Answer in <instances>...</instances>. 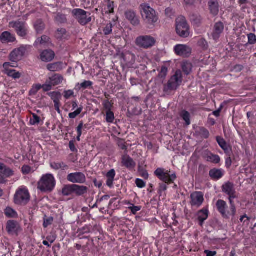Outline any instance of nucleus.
I'll use <instances>...</instances> for the list:
<instances>
[{"instance_id":"f257e3e1","label":"nucleus","mask_w":256,"mask_h":256,"mask_svg":"<svg viewBox=\"0 0 256 256\" xmlns=\"http://www.w3.org/2000/svg\"><path fill=\"white\" fill-rule=\"evenodd\" d=\"M139 9L142 16L144 22L148 25L154 26L158 20V16L156 11L146 3L140 6Z\"/></svg>"},{"instance_id":"f03ea898","label":"nucleus","mask_w":256,"mask_h":256,"mask_svg":"<svg viewBox=\"0 0 256 256\" xmlns=\"http://www.w3.org/2000/svg\"><path fill=\"white\" fill-rule=\"evenodd\" d=\"M182 82V73L180 70H176L174 74L168 80L166 84L164 86V91L168 92L176 90L180 86Z\"/></svg>"},{"instance_id":"7ed1b4c3","label":"nucleus","mask_w":256,"mask_h":256,"mask_svg":"<svg viewBox=\"0 0 256 256\" xmlns=\"http://www.w3.org/2000/svg\"><path fill=\"white\" fill-rule=\"evenodd\" d=\"M56 186V180L52 174L44 175L38 183V188L42 192H51Z\"/></svg>"},{"instance_id":"20e7f679","label":"nucleus","mask_w":256,"mask_h":256,"mask_svg":"<svg viewBox=\"0 0 256 256\" xmlns=\"http://www.w3.org/2000/svg\"><path fill=\"white\" fill-rule=\"evenodd\" d=\"M176 28L177 34L180 37L186 38L189 36V26L184 17L180 16L176 18Z\"/></svg>"},{"instance_id":"39448f33","label":"nucleus","mask_w":256,"mask_h":256,"mask_svg":"<svg viewBox=\"0 0 256 256\" xmlns=\"http://www.w3.org/2000/svg\"><path fill=\"white\" fill-rule=\"evenodd\" d=\"M155 176L166 184L173 182L176 178L174 173L162 168H158L154 172Z\"/></svg>"},{"instance_id":"423d86ee","label":"nucleus","mask_w":256,"mask_h":256,"mask_svg":"<svg viewBox=\"0 0 256 256\" xmlns=\"http://www.w3.org/2000/svg\"><path fill=\"white\" fill-rule=\"evenodd\" d=\"M72 16L82 25H86L91 20L90 14L80 8H75L71 12Z\"/></svg>"},{"instance_id":"0eeeda50","label":"nucleus","mask_w":256,"mask_h":256,"mask_svg":"<svg viewBox=\"0 0 256 256\" xmlns=\"http://www.w3.org/2000/svg\"><path fill=\"white\" fill-rule=\"evenodd\" d=\"M30 199V194L28 189L20 186L16 191L14 196V202L16 204H26Z\"/></svg>"},{"instance_id":"6e6552de","label":"nucleus","mask_w":256,"mask_h":256,"mask_svg":"<svg viewBox=\"0 0 256 256\" xmlns=\"http://www.w3.org/2000/svg\"><path fill=\"white\" fill-rule=\"evenodd\" d=\"M135 42L138 46L144 48H148L154 46L156 40L150 36H138Z\"/></svg>"},{"instance_id":"1a4fd4ad","label":"nucleus","mask_w":256,"mask_h":256,"mask_svg":"<svg viewBox=\"0 0 256 256\" xmlns=\"http://www.w3.org/2000/svg\"><path fill=\"white\" fill-rule=\"evenodd\" d=\"M8 26L14 29L17 34L22 38H24L27 34V28L25 24L19 20L10 22Z\"/></svg>"},{"instance_id":"9d476101","label":"nucleus","mask_w":256,"mask_h":256,"mask_svg":"<svg viewBox=\"0 0 256 256\" xmlns=\"http://www.w3.org/2000/svg\"><path fill=\"white\" fill-rule=\"evenodd\" d=\"M174 50L176 55L184 58L188 57L192 52L191 48L186 44H177Z\"/></svg>"},{"instance_id":"9b49d317","label":"nucleus","mask_w":256,"mask_h":256,"mask_svg":"<svg viewBox=\"0 0 256 256\" xmlns=\"http://www.w3.org/2000/svg\"><path fill=\"white\" fill-rule=\"evenodd\" d=\"M26 50L24 46H21L12 50L9 56L10 60L12 62H16L20 60L24 55Z\"/></svg>"},{"instance_id":"f8f14e48","label":"nucleus","mask_w":256,"mask_h":256,"mask_svg":"<svg viewBox=\"0 0 256 256\" xmlns=\"http://www.w3.org/2000/svg\"><path fill=\"white\" fill-rule=\"evenodd\" d=\"M67 180L72 183L83 184L86 182L85 175L80 172L70 174L67 176Z\"/></svg>"},{"instance_id":"ddd939ff","label":"nucleus","mask_w":256,"mask_h":256,"mask_svg":"<svg viewBox=\"0 0 256 256\" xmlns=\"http://www.w3.org/2000/svg\"><path fill=\"white\" fill-rule=\"evenodd\" d=\"M190 200L191 205L198 208L202 204L204 200V195L200 192H194L190 195Z\"/></svg>"},{"instance_id":"4468645a","label":"nucleus","mask_w":256,"mask_h":256,"mask_svg":"<svg viewBox=\"0 0 256 256\" xmlns=\"http://www.w3.org/2000/svg\"><path fill=\"white\" fill-rule=\"evenodd\" d=\"M124 16L126 20L134 26H138L140 24L138 17L136 12L132 10H128L124 12Z\"/></svg>"},{"instance_id":"2eb2a0df","label":"nucleus","mask_w":256,"mask_h":256,"mask_svg":"<svg viewBox=\"0 0 256 256\" xmlns=\"http://www.w3.org/2000/svg\"><path fill=\"white\" fill-rule=\"evenodd\" d=\"M223 191L229 196V200L232 204V200L236 198L235 190L234 185L230 182H228L222 186Z\"/></svg>"},{"instance_id":"dca6fc26","label":"nucleus","mask_w":256,"mask_h":256,"mask_svg":"<svg viewBox=\"0 0 256 256\" xmlns=\"http://www.w3.org/2000/svg\"><path fill=\"white\" fill-rule=\"evenodd\" d=\"M224 30V26L222 22H218L216 23L212 33V36L214 40H216L218 39L220 35L223 32Z\"/></svg>"},{"instance_id":"f3484780","label":"nucleus","mask_w":256,"mask_h":256,"mask_svg":"<svg viewBox=\"0 0 256 256\" xmlns=\"http://www.w3.org/2000/svg\"><path fill=\"white\" fill-rule=\"evenodd\" d=\"M48 94L54 101L56 110L60 112V100L61 98L60 93L58 92H53L48 93Z\"/></svg>"},{"instance_id":"a211bd4d","label":"nucleus","mask_w":256,"mask_h":256,"mask_svg":"<svg viewBox=\"0 0 256 256\" xmlns=\"http://www.w3.org/2000/svg\"><path fill=\"white\" fill-rule=\"evenodd\" d=\"M55 54L52 50H44L41 52L40 54V59L44 62H49L52 61Z\"/></svg>"},{"instance_id":"6ab92c4d","label":"nucleus","mask_w":256,"mask_h":256,"mask_svg":"<svg viewBox=\"0 0 256 256\" xmlns=\"http://www.w3.org/2000/svg\"><path fill=\"white\" fill-rule=\"evenodd\" d=\"M20 229L18 224L13 221L9 220L6 225V230L8 233L11 234L17 233Z\"/></svg>"},{"instance_id":"aec40b11","label":"nucleus","mask_w":256,"mask_h":256,"mask_svg":"<svg viewBox=\"0 0 256 256\" xmlns=\"http://www.w3.org/2000/svg\"><path fill=\"white\" fill-rule=\"evenodd\" d=\"M0 39L2 43L12 42L16 40L14 35L7 31L4 32L1 34Z\"/></svg>"},{"instance_id":"412c9836","label":"nucleus","mask_w":256,"mask_h":256,"mask_svg":"<svg viewBox=\"0 0 256 256\" xmlns=\"http://www.w3.org/2000/svg\"><path fill=\"white\" fill-rule=\"evenodd\" d=\"M208 5L210 13L214 16H216L219 12L218 0H210Z\"/></svg>"},{"instance_id":"4be33fe9","label":"nucleus","mask_w":256,"mask_h":256,"mask_svg":"<svg viewBox=\"0 0 256 256\" xmlns=\"http://www.w3.org/2000/svg\"><path fill=\"white\" fill-rule=\"evenodd\" d=\"M122 165L128 168H132L134 167L135 162L128 155H124L122 158Z\"/></svg>"},{"instance_id":"5701e85b","label":"nucleus","mask_w":256,"mask_h":256,"mask_svg":"<svg viewBox=\"0 0 256 256\" xmlns=\"http://www.w3.org/2000/svg\"><path fill=\"white\" fill-rule=\"evenodd\" d=\"M0 174L3 176L8 178L14 175V171L10 168H6L4 164L0 163Z\"/></svg>"},{"instance_id":"b1692460","label":"nucleus","mask_w":256,"mask_h":256,"mask_svg":"<svg viewBox=\"0 0 256 256\" xmlns=\"http://www.w3.org/2000/svg\"><path fill=\"white\" fill-rule=\"evenodd\" d=\"M63 78L58 74H55L51 77H50L48 82L52 84V86H55L61 84L62 82Z\"/></svg>"},{"instance_id":"393cba45","label":"nucleus","mask_w":256,"mask_h":256,"mask_svg":"<svg viewBox=\"0 0 256 256\" xmlns=\"http://www.w3.org/2000/svg\"><path fill=\"white\" fill-rule=\"evenodd\" d=\"M88 190L87 187L83 186L73 184L74 194L78 196H81L86 192Z\"/></svg>"},{"instance_id":"a878e982","label":"nucleus","mask_w":256,"mask_h":256,"mask_svg":"<svg viewBox=\"0 0 256 256\" xmlns=\"http://www.w3.org/2000/svg\"><path fill=\"white\" fill-rule=\"evenodd\" d=\"M36 44H40L44 46H48L52 44L50 38L46 36H42L41 38H37Z\"/></svg>"},{"instance_id":"bb28decb","label":"nucleus","mask_w":256,"mask_h":256,"mask_svg":"<svg viewBox=\"0 0 256 256\" xmlns=\"http://www.w3.org/2000/svg\"><path fill=\"white\" fill-rule=\"evenodd\" d=\"M210 176L214 180H218L224 175V171L222 170L213 169L210 171Z\"/></svg>"},{"instance_id":"cd10ccee","label":"nucleus","mask_w":256,"mask_h":256,"mask_svg":"<svg viewBox=\"0 0 256 256\" xmlns=\"http://www.w3.org/2000/svg\"><path fill=\"white\" fill-rule=\"evenodd\" d=\"M208 214V210L207 209H203L198 212V218L200 226H202L204 222L207 219Z\"/></svg>"},{"instance_id":"c85d7f7f","label":"nucleus","mask_w":256,"mask_h":256,"mask_svg":"<svg viewBox=\"0 0 256 256\" xmlns=\"http://www.w3.org/2000/svg\"><path fill=\"white\" fill-rule=\"evenodd\" d=\"M226 202L222 200H218L216 202L217 208L224 216H227L226 211Z\"/></svg>"},{"instance_id":"c756f323","label":"nucleus","mask_w":256,"mask_h":256,"mask_svg":"<svg viewBox=\"0 0 256 256\" xmlns=\"http://www.w3.org/2000/svg\"><path fill=\"white\" fill-rule=\"evenodd\" d=\"M47 68L51 72H58L62 68V63L55 62L53 64H48Z\"/></svg>"},{"instance_id":"7c9ffc66","label":"nucleus","mask_w":256,"mask_h":256,"mask_svg":"<svg viewBox=\"0 0 256 256\" xmlns=\"http://www.w3.org/2000/svg\"><path fill=\"white\" fill-rule=\"evenodd\" d=\"M2 72L10 77L14 79H18L21 77V74L16 72L14 70H10L8 71H2Z\"/></svg>"},{"instance_id":"2f4dec72","label":"nucleus","mask_w":256,"mask_h":256,"mask_svg":"<svg viewBox=\"0 0 256 256\" xmlns=\"http://www.w3.org/2000/svg\"><path fill=\"white\" fill-rule=\"evenodd\" d=\"M182 68L186 74H188L192 70V64L188 61L183 62L182 64Z\"/></svg>"},{"instance_id":"473e14b6","label":"nucleus","mask_w":256,"mask_h":256,"mask_svg":"<svg viewBox=\"0 0 256 256\" xmlns=\"http://www.w3.org/2000/svg\"><path fill=\"white\" fill-rule=\"evenodd\" d=\"M206 158L208 162L214 164H218L220 161V158L218 156L213 154L211 153L208 154Z\"/></svg>"},{"instance_id":"72a5a7b5","label":"nucleus","mask_w":256,"mask_h":256,"mask_svg":"<svg viewBox=\"0 0 256 256\" xmlns=\"http://www.w3.org/2000/svg\"><path fill=\"white\" fill-rule=\"evenodd\" d=\"M50 165V167L54 170H58L60 169L64 170L68 168L67 165L63 162H51Z\"/></svg>"},{"instance_id":"f704fd0d","label":"nucleus","mask_w":256,"mask_h":256,"mask_svg":"<svg viewBox=\"0 0 256 256\" xmlns=\"http://www.w3.org/2000/svg\"><path fill=\"white\" fill-rule=\"evenodd\" d=\"M36 30L38 33H41L45 28V26L41 20H37L34 24Z\"/></svg>"},{"instance_id":"c9c22d12","label":"nucleus","mask_w":256,"mask_h":256,"mask_svg":"<svg viewBox=\"0 0 256 256\" xmlns=\"http://www.w3.org/2000/svg\"><path fill=\"white\" fill-rule=\"evenodd\" d=\"M216 141L220 148L224 150L226 152H228L229 146L222 138L218 136L216 138Z\"/></svg>"},{"instance_id":"e433bc0d","label":"nucleus","mask_w":256,"mask_h":256,"mask_svg":"<svg viewBox=\"0 0 256 256\" xmlns=\"http://www.w3.org/2000/svg\"><path fill=\"white\" fill-rule=\"evenodd\" d=\"M66 34V29L64 28H58L55 33V36L58 39H62L65 38Z\"/></svg>"},{"instance_id":"4c0bfd02","label":"nucleus","mask_w":256,"mask_h":256,"mask_svg":"<svg viewBox=\"0 0 256 256\" xmlns=\"http://www.w3.org/2000/svg\"><path fill=\"white\" fill-rule=\"evenodd\" d=\"M62 194L64 196H70L74 194L73 184L64 186L62 190Z\"/></svg>"},{"instance_id":"58836bf2","label":"nucleus","mask_w":256,"mask_h":256,"mask_svg":"<svg viewBox=\"0 0 256 256\" xmlns=\"http://www.w3.org/2000/svg\"><path fill=\"white\" fill-rule=\"evenodd\" d=\"M55 21L58 24H64L67 22L66 15L58 13L54 18Z\"/></svg>"},{"instance_id":"ea45409f","label":"nucleus","mask_w":256,"mask_h":256,"mask_svg":"<svg viewBox=\"0 0 256 256\" xmlns=\"http://www.w3.org/2000/svg\"><path fill=\"white\" fill-rule=\"evenodd\" d=\"M4 213L6 216L8 218H16L18 216L16 212L12 208L8 207L6 208Z\"/></svg>"},{"instance_id":"a19ab883","label":"nucleus","mask_w":256,"mask_h":256,"mask_svg":"<svg viewBox=\"0 0 256 256\" xmlns=\"http://www.w3.org/2000/svg\"><path fill=\"white\" fill-rule=\"evenodd\" d=\"M30 125H36L38 124L40 122V118L34 113L30 118Z\"/></svg>"},{"instance_id":"79ce46f5","label":"nucleus","mask_w":256,"mask_h":256,"mask_svg":"<svg viewBox=\"0 0 256 256\" xmlns=\"http://www.w3.org/2000/svg\"><path fill=\"white\" fill-rule=\"evenodd\" d=\"M107 10L109 14H112L114 12V2L110 0H107Z\"/></svg>"},{"instance_id":"37998d69","label":"nucleus","mask_w":256,"mask_h":256,"mask_svg":"<svg viewBox=\"0 0 256 256\" xmlns=\"http://www.w3.org/2000/svg\"><path fill=\"white\" fill-rule=\"evenodd\" d=\"M92 85V82L90 80H84L80 84H78L80 86L79 88H82L83 89H86L90 87Z\"/></svg>"},{"instance_id":"c03bdc74","label":"nucleus","mask_w":256,"mask_h":256,"mask_svg":"<svg viewBox=\"0 0 256 256\" xmlns=\"http://www.w3.org/2000/svg\"><path fill=\"white\" fill-rule=\"evenodd\" d=\"M130 206L128 208L131 210V212L132 214H136V212L140 211L142 207L140 206H135L132 204H129Z\"/></svg>"},{"instance_id":"a18cd8bd","label":"nucleus","mask_w":256,"mask_h":256,"mask_svg":"<svg viewBox=\"0 0 256 256\" xmlns=\"http://www.w3.org/2000/svg\"><path fill=\"white\" fill-rule=\"evenodd\" d=\"M181 116L185 122L186 126H188L190 124V113H182Z\"/></svg>"},{"instance_id":"49530a36","label":"nucleus","mask_w":256,"mask_h":256,"mask_svg":"<svg viewBox=\"0 0 256 256\" xmlns=\"http://www.w3.org/2000/svg\"><path fill=\"white\" fill-rule=\"evenodd\" d=\"M40 88H42L41 85L37 84L34 86L29 92L31 96L35 95Z\"/></svg>"},{"instance_id":"de8ad7c7","label":"nucleus","mask_w":256,"mask_h":256,"mask_svg":"<svg viewBox=\"0 0 256 256\" xmlns=\"http://www.w3.org/2000/svg\"><path fill=\"white\" fill-rule=\"evenodd\" d=\"M248 42L249 44H254L256 43V35L254 34H250L248 35Z\"/></svg>"},{"instance_id":"09e8293b","label":"nucleus","mask_w":256,"mask_h":256,"mask_svg":"<svg viewBox=\"0 0 256 256\" xmlns=\"http://www.w3.org/2000/svg\"><path fill=\"white\" fill-rule=\"evenodd\" d=\"M112 24L111 23H109L106 24V27L104 28V32L105 35L110 34L112 32Z\"/></svg>"},{"instance_id":"8fccbe9b","label":"nucleus","mask_w":256,"mask_h":256,"mask_svg":"<svg viewBox=\"0 0 256 256\" xmlns=\"http://www.w3.org/2000/svg\"><path fill=\"white\" fill-rule=\"evenodd\" d=\"M103 105L106 112H111L112 105L109 101L107 100H104L103 102Z\"/></svg>"},{"instance_id":"3c124183","label":"nucleus","mask_w":256,"mask_h":256,"mask_svg":"<svg viewBox=\"0 0 256 256\" xmlns=\"http://www.w3.org/2000/svg\"><path fill=\"white\" fill-rule=\"evenodd\" d=\"M74 96V92L72 90H64V98L68 100Z\"/></svg>"},{"instance_id":"603ef678","label":"nucleus","mask_w":256,"mask_h":256,"mask_svg":"<svg viewBox=\"0 0 256 256\" xmlns=\"http://www.w3.org/2000/svg\"><path fill=\"white\" fill-rule=\"evenodd\" d=\"M105 116L106 121L108 122L112 123L114 120V113H106Z\"/></svg>"},{"instance_id":"864d4df0","label":"nucleus","mask_w":256,"mask_h":256,"mask_svg":"<svg viewBox=\"0 0 256 256\" xmlns=\"http://www.w3.org/2000/svg\"><path fill=\"white\" fill-rule=\"evenodd\" d=\"M16 66L12 63L10 62H4L3 64V68L4 70L2 71H8L10 70V68H14Z\"/></svg>"},{"instance_id":"5fc2aeb1","label":"nucleus","mask_w":256,"mask_h":256,"mask_svg":"<svg viewBox=\"0 0 256 256\" xmlns=\"http://www.w3.org/2000/svg\"><path fill=\"white\" fill-rule=\"evenodd\" d=\"M165 14L168 17L172 18L174 16V12L173 9L168 8L165 10Z\"/></svg>"},{"instance_id":"6e6d98bb","label":"nucleus","mask_w":256,"mask_h":256,"mask_svg":"<svg viewBox=\"0 0 256 256\" xmlns=\"http://www.w3.org/2000/svg\"><path fill=\"white\" fill-rule=\"evenodd\" d=\"M52 85L50 83L48 82L47 80L46 84L42 86V88L44 92H48L52 89Z\"/></svg>"},{"instance_id":"4d7b16f0","label":"nucleus","mask_w":256,"mask_h":256,"mask_svg":"<svg viewBox=\"0 0 256 256\" xmlns=\"http://www.w3.org/2000/svg\"><path fill=\"white\" fill-rule=\"evenodd\" d=\"M53 222V218L52 217H49L47 218L44 219L43 226L44 228L48 227Z\"/></svg>"},{"instance_id":"13d9d810","label":"nucleus","mask_w":256,"mask_h":256,"mask_svg":"<svg viewBox=\"0 0 256 256\" xmlns=\"http://www.w3.org/2000/svg\"><path fill=\"white\" fill-rule=\"evenodd\" d=\"M136 184L138 188H141L145 187L146 186V183L140 178H136Z\"/></svg>"},{"instance_id":"bf43d9fd","label":"nucleus","mask_w":256,"mask_h":256,"mask_svg":"<svg viewBox=\"0 0 256 256\" xmlns=\"http://www.w3.org/2000/svg\"><path fill=\"white\" fill-rule=\"evenodd\" d=\"M72 110H74V112H81L82 110V108H78V104L76 102H72Z\"/></svg>"},{"instance_id":"052dcab7","label":"nucleus","mask_w":256,"mask_h":256,"mask_svg":"<svg viewBox=\"0 0 256 256\" xmlns=\"http://www.w3.org/2000/svg\"><path fill=\"white\" fill-rule=\"evenodd\" d=\"M192 20L195 24H198L201 22V17L200 16H193L191 18Z\"/></svg>"},{"instance_id":"680f3d73","label":"nucleus","mask_w":256,"mask_h":256,"mask_svg":"<svg viewBox=\"0 0 256 256\" xmlns=\"http://www.w3.org/2000/svg\"><path fill=\"white\" fill-rule=\"evenodd\" d=\"M31 170L30 168L28 166H24L22 168V172L24 174H28Z\"/></svg>"},{"instance_id":"e2e57ef3","label":"nucleus","mask_w":256,"mask_h":256,"mask_svg":"<svg viewBox=\"0 0 256 256\" xmlns=\"http://www.w3.org/2000/svg\"><path fill=\"white\" fill-rule=\"evenodd\" d=\"M198 44L204 48H206L208 47V44L206 41L203 38L200 39L198 41Z\"/></svg>"},{"instance_id":"0e129e2a","label":"nucleus","mask_w":256,"mask_h":256,"mask_svg":"<svg viewBox=\"0 0 256 256\" xmlns=\"http://www.w3.org/2000/svg\"><path fill=\"white\" fill-rule=\"evenodd\" d=\"M168 72V68L165 66H162L161 68L160 75L162 77H165Z\"/></svg>"},{"instance_id":"69168bd1","label":"nucleus","mask_w":256,"mask_h":256,"mask_svg":"<svg viewBox=\"0 0 256 256\" xmlns=\"http://www.w3.org/2000/svg\"><path fill=\"white\" fill-rule=\"evenodd\" d=\"M115 175H116L115 171L114 169H112V170H110L107 173L106 176V178H112L114 179Z\"/></svg>"},{"instance_id":"338daca9","label":"nucleus","mask_w":256,"mask_h":256,"mask_svg":"<svg viewBox=\"0 0 256 256\" xmlns=\"http://www.w3.org/2000/svg\"><path fill=\"white\" fill-rule=\"evenodd\" d=\"M200 132H201L204 138H208V137L209 132H208V130H206V129H205L204 128H201Z\"/></svg>"},{"instance_id":"774afa93","label":"nucleus","mask_w":256,"mask_h":256,"mask_svg":"<svg viewBox=\"0 0 256 256\" xmlns=\"http://www.w3.org/2000/svg\"><path fill=\"white\" fill-rule=\"evenodd\" d=\"M204 252L206 254V256H215L216 254V252L208 250H205Z\"/></svg>"}]
</instances>
